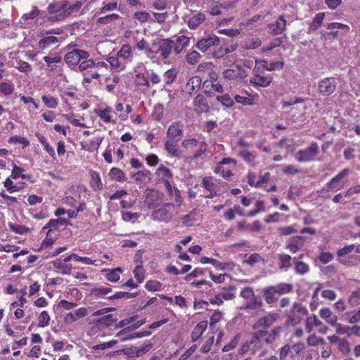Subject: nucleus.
I'll return each instance as SVG.
<instances>
[{
    "label": "nucleus",
    "mask_w": 360,
    "mask_h": 360,
    "mask_svg": "<svg viewBox=\"0 0 360 360\" xmlns=\"http://www.w3.org/2000/svg\"><path fill=\"white\" fill-rule=\"evenodd\" d=\"M283 108H289L286 112L292 122L295 123L304 120L307 106L304 99L296 98L289 101H285L283 103Z\"/></svg>",
    "instance_id": "obj_1"
},
{
    "label": "nucleus",
    "mask_w": 360,
    "mask_h": 360,
    "mask_svg": "<svg viewBox=\"0 0 360 360\" xmlns=\"http://www.w3.org/2000/svg\"><path fill=\"white\" fill-rule=\"evenodd\" d=\"M181 146L187 150H194L192 155L193 160L198 159L207 150V143L203 139L192 136L185 138L181 142Z\"/></svg>",
    "instance_id": "obj_2"
},
{
    "label": "nucleus",
    "mask_w": 360,
    "mask_h": 360,
    "mask_svg": "<svg viewBox=\"0 0 360 360\" xmlns=\"http://www.w3.org/2000/svg\"><path fill=\"white\" fill-rule=\"evenodd\" d=\"M240 296L245 300L244 309L259 310L263 305L262 299L255 295L252 288L246 287L241 290Z\"/></svg>",
    "instance_id": "obj_3"
},
{
    "label": "nucleus",
    "mask_w": 360,
    "mask_h": 360,
    "mask_svg": "<svg viewBox=\"0 0 360 360\" xmlns=\"http://www.w3.org/2000/svg\"><path fill=\"white\" fill-rule=\"evenodd\" d=\"M174 41L165 39L152 44V54H159L163 59L169 57L172 51H174Z\"/></svg>",
    "instance_id": "obj_4"
},
{
    "label": "nucleus",
    "mask_w": 360,
    "mask_h": 360,
    "mask_svg": "<svg viewBox=\"0 0 360 360\" xmlns=\"http://www.w3.org/2000/svg\"><path fill=\"white\" fill-rule=\"evenodd\" d=\"M224 79L231 81H240L247 77L248 72L239 64L233 65L222 72Z\"/></svg>",
    "instance_id": "obj_5"
},
{
    "label": "nucleus",
    "mask_w": 360,
    "mask_h": 360,
    "mask_svg": "<svg viewBox=\"0 0 360 360\" xmlns=\"http://www.w3.org/2000/svg\"><path fill=\"white\" fill-rule=\"evenodd\" d=\"M318 153L319 146L316 143L312 142L308 148L299 150L295 155V159L300 162H311L315 160Z\"/></svg>",
    "instance_id": "obj_6"
},
{
    "label": "nucleus",
    "mask_w": 360,
    "mask_h": 360,
    "mask_svg": "<svg viewBox=\"0 0 360 360\" xmlns=\"http://www.w3.org/2000/svg\"><path fill=\"white\" fill-rule=\"evenodd\" d=\"M259 96L258 94H250L245 89L240 91L238 94L234 96V101L243 105H254L258 103Z\"/></svg>",
    "instance_id": "obj_7"
},
{
    "label": "nucleus",
    "mask_w": 360,
    "mask_h": 360,
    "mask_svg": "<svg viewBox=\"0 0 360 360\" xmlns=\"http://www.w3.org/2000/svg\"><path fill=\"white\" fill-rule=\"evenodd\" d=\"M89 53L84 50L75 49L65 55V63L70 66L77 65L82 59H87Z\"/></svg>",
    "instance_id": "obj_8"
},
{
    "label": "nucleus",
    "mask_w": 360,
    "mask_h": 360,
    "mask_svg": "<svg viewBox=\"0 0 360 360\" xmlns=\"http://www.w3.org/2000/svg\"><path fill=\"white\" fill-rule=\"evenodd\" d=\"M316 328L318 332L321 334L327 333L328 328L315 314L308 316L305 320V330L308 333H311L313 330Z\"/></svg>",
    "instance_id": "obj_9"
},
{
    "label": "nucleus",
    "mask_w": 360,
    "mask_h": 360,
    "mask_svg": "<svg viewBox=\"0 0 360 360\" xmlns=\"http://www.w3.org/2000/svg\"><path fill=\"white\" fill-rule=\"evenodd\" d=\"M349 174V169L345 168L328 182L327 186L333 191H337L344 188L345 184L342 180Z\"/></svg>",
    "instance_id": "obj_10"
},
{
    "label": "nucleus",
    "mask_w": 360,
    "mask_h": 360,
    "mask_svg": "<svg viewBox=\"0 0 360 360\" xmlns=\"http://www.w3.org/2000/svg\"><path fill=\"white\" fill-rule=\"evenodd\" d=\"M64 6H65V4L63 0L54 1L49 4L47 8L48 12L51 14H55L54 16L51 17L49 19L52 21H61L65 20V18H62L60 16L64 14V11H65Z\"/></svg>",
    "instance_id": "obj_11"
},
{
    "label": "nucleus",
    "mask_w": 360,
    "mask_h": 360,
    "mask_svg": "<svg viewBox=\"0 0 360 360\" xmlns=\"http://www.w3.org/2000/svg\"><path fill=\"white\" fill-rule=\"evenodd\" d=\"M156 175L159 181H162L166 188L172 191L171 181L172 180V174L169 168L161 165L156 171Z\"/></svg>",
    "instance_id": "obj_12"
},
{
    "label": "nucleus",
    "mask_w": 360,
    "mask_h": 360,
    "mask_svg": "<svg viewBox=\"0 0 360 360\" xmlns=\"http://www.w3.org/2000/svg\"><path fill=\"white\" fill-rule=\"evenodd\" d=\"M337 82L333 77H327L320 81L319 84V92L326 96L332 94L336 88Z\"/></svg>",
    "instance_id": "obj_13"
},
{
    "label": "nucleus",
    "mask_w": 360,
    "mask_h": 360,
    "mask_svg": "<svg viewBox=\"0 0 360 360\" xmlns=\"http://www.w3.org/2000/svg\"><path fill=\"white\" fill-rule=\"evenodd\" d=\"M219 44V37L212 34L198 41L196 44V48L202 52H205L210 48L217 46Z\"/></svg>",
    "instance_id": "obj_14"
},
{
    "label": "nucleus",
    "mask_w": 360,
    "mask_h": 360,
    "mask_svg": "<svg viewBox=\"0 0 360 360\" xmlns=\"http://www.w3.org/2000/svg\"><path fill=\"white\" fill-rule=\"evenodd\" d=\"M272 79L269 76L262 75L259 73L258 70H253V75L250 79V83L255 87H266L271 82Z\"/></svg>",
    "instance_id": "obj_15"
},
{
    "label": "nucleus",
    "mask_w": 360,
    "mask_h": 360,
    "mask_svg": "<svg viewBox=\"0 0 360 360\" xmlns=\"http://www.w3.org/2000/svg\"><path fill=\"white\" fill-rule=\"evenodd\" d=\"M183 124L181 122H175L169 125L167 131V139L179 141L182 136Z\"/></svg>",
    "instance_id": "obj_16"
},
{
    "label": "nucleus",
    "mask_w": 360,
    "mask_h": 360,
    "mask_svg": "<svg viewBox=\"0 0 360 360\" xmlns=\"http://www.w3.org/2000/svg\"><path fill=\"white\" fill-rule=\"evenodd\" d=\"M63 1L65 4V6H64L65 11H64V14L60 15L62 18H67L71 15L77 13L83 5V3L78 0L72 1L68 0Z\"/></svg>",
    "instance_id": "obj_17"
},
{
    "label": "nucleus",
    "mask_w": 360,
    "mask_h": 360,
    "mask_svg": "<svg viewBox=\"0 0 360 360\" xmlns=\"http://www.w3.org/2000/svg\"><path fill=\"white\" fill-rule=\"evenodd\" d=\"M320 317L325 321L328 325L337 328V326L340 323L338 322V316L328 307H324L319 311Z\"/></svg>",
    "instance_id": "obj_18"
},
{
    "label": "nucleus",
    "mask_w": 360,
    "mask_h": 360,
    "mask_svg": "<svg viewBox=\"0 0 360 360\" xmlns=\"http://www.w3.org/2000/svg\"><path fill=\"white\" fill-rule=\"evenodd\" d=\"M87 314L88 309L85 307H80L68 313L64 317V321L68 324H71L77 320L86 316Z\"/></svg>",
    "instance_id": "obj_19"
},
{
    "label": "nucleus",
    "mask_w": 360,
    "mask_h": 360,
    "mask_svg": "<svg viewBox=\"0 0 360 360\" xmlns=\"http://www.w3.org/2000/svg\"><path fill=\"white\" fill-rule=\"evenodd\" d=\"M286 27V20L283 15L279 18L274 22L268 25L269 33L273 35H278L281 34Z\"/></svg>",
    "instance_id": "obj_20"
},
{
    "label": "nucleus",
    "mask_w": 360,
    "mask_h": 360,
    "mask_svg": "<svg viewBox=\"0 0 360 360\" xmlns=\"http://www.w3.org/2000/svg\"><path fill=\"white\" fill-rule=\"evenodd\" d=\"M152 347L153 345L151 343L146 342L140 347L129 348L127 354L131 357H140L148 352Z\"/></svg>",
    "instance_id": "obj_21"
},
{
    "label": "nucleus",
    "mask_w": 360,
    "mask_h": 360,
    "mask_svg": "<svg viewBox=\"0 0 360 360\" xmlns=\"http://www.w3.org/2000/svg\"><path fill=\"white\" fill-rule=\"evenodd\" d=\"M278 317V316L277 314H269L258 320L255 323L254 328L257 329L261 327L264 328H269L276 321Z\"/></svg>",
    "instance_id": "obj_22"
},
{
    "label": "nucleus",
    "mask_w": 360,
    "mask_h": 360,
    "mask_svg": "<svg viewBox=\"0 0 360 360\" xmlns=\"http://www.w3.org/2000/svg\"><path fill=\"white\" fill-rule=\"evenodd\" d=\"M304 238L302 236H295L290 238L287 243L286 249L292 253H296L303 247Z\"/></svg>",
    "instance_id": "obj_23"
},
{
    "label": "nucleus",
    "mask_w": 360,
    "mask_h": 360,
    "mask_svg": "<svg viewBox=\"0 0 360 360\" xmlns=\"http://www.w3.org/2000/svg\"><path fill=\"white\" fill-rule=\"evenodd\" d=\"M277 335V331L274 329L272 332L268 333L266 330H259L254 335V339L259 340L260 342L269 343L273 342Z\"/></svg>",
    "instance_id": "obj_24"
},
{
    "label": "nucleus",
    "mask_w": 360,
    "mask_h": 360,
    "mask_svg": "<svg viewBox=\"0 0 360 360\" xmlns=\"http://www.w3.org/2000/svg\"><path fill=\"white\" fill-rule=\"evenodd\" d=\"M335 332L338 335H347V336L352 335H360V326H355L350 328L340 323L337 326Z\"/></svg>",
    "instance_id": "obj_25"
},
{
    "label": "nucleus",
    "mask_w": 360,
    "mask_h": 360,
    "mask_svg": "<svg viewBox=\"0 0 360 360\" xmlns=\"http://www.w3.org/2000/svg\"><path fill=\"white\" fill-rule=\"evenodd\" d=\"M193 107L195 112L198 114L207 111L208 105L203 95L198 94L195 96L193 101Z\"/></svg>",
    "instance_id": "obj_26"
},
{
    "label": "nucleus",
    "mask_w": 360,
    "mask_h": 360,
    "mask_svg": "<svg viewBox=\"0 0 360 360\" xmlns=\"http://www.w3.org/2000/svg\"><path fill=\"white\" fill-rule=\"evenodd\" d=\"M201 82L202 79L199 76L191 77L186 83L185 91L191 95L200 88Z\"/></svg>",
    "instance_id": "obj_27"
},
{
    "label": "nucleus",
    "mask_w": 360,
    "mask_h": 360,
    "mask_svg": "<svg viewBox=\"0 0 360 360\" xmlns=\"http://www.w3.org/2000/svg\"><path fill=\"white\" fill-rule=\"evenodd\" d=\"M112 112V110L109 107L95 110L96 115L105 123H115V121L113 120Z\"/></svg>",
    "instance_id": "obj_28"
},
{
    "label": "nucleus",
    "mask_w": 360,
    "mask_h": 360,
    "mask_svg": "<svg viewBox=\"0 0 360 360\" xmlns=\"http://www.w3.org/2000/svg\"><path fill=\"white\" fill-rule=\"evenodd\" d=\"M107 61L110 63L111 68L119 72L124 70L127 64L117 55L109 56Z\"/></svg>",
    "instance_id": "obj_29"
},
{
    "label": "nucleus",
    "mask_w": 360,
    "mask_h": 360,
    "mask_svg": "<svg viewBox=\"0 0 360 360\" xmlns=\"http://www.w3.org/2000/svg\"><path fill=\"white\" fill-rule=\"evenodd\" d=\"M189 41L190 38L186 36L181 35L178 37L176 40L174 41V52L176 54H179L184 49L188 46Z\"/></svg>",
    "instance_id": "obj_30"
},
{
    "label": "nucleus",
    "mask_w": 360,
    "mask_h": 360,
    "mask_svg": "<svg viewBox=\"0 0 360 360\" xmlns=\"http://www.w3.org/2000/svg\"><path fill=\"white\" fill-rule=\"evenodd\" d=\"M174 208L172 204H166L164 207H161L157 212V217H159L160 220L167 221L172 217V214L169 212L171 209Z\"/></svg>",
    "instance_id": "obj_31"
},
{
    "label": "nucleus",
    "mask_w": 360,
    "mask_h": 360,
    "mask_svg": "<svg viewBox=\"0 0 360 360\" xmlns=\"http://www.w3.org/2000/svg\"><path fill=\"white\" fill-rule=\"evenodd\" d=\"M127 63L132 60L133 56L131 47L129 44H124L116 54Z\"/></svg>",
    "instance_id": "obj_32"
},
{
    "label": "nucleus",
    "mask_w": 360,
    "mask_h": 360,
    "mask_svg": "<svg viewBox=\"0 0 360 360\" xmlns=\"http://www.w3.org/2000/svg\"><path fill=\"white\" fill-rule=\"evenodd\" d=\"M292 266V257L287 254L278 255V267L282 271H288Z\"/></svg>",
    "instance_id": "obj_33"
},
{
    "label": "nucleus",
    "mask_w": 360,
    "mask_h": 360,
    "mask_svg": "<svg viewBox=\"0 0 360 360\" xmlns=\"http://www.w3.org/2000/svg\"><path fill=\"white\" fill-rule=\"evenodd\" d=\"M58 42V39L52 35L47 34L43 37L38 42V46L41 49H45L49 47L51 45L56 44Z\"/></svg>",
    "instance_id": "obj_34"
},
{
    "label": "nucleus",
    "mask_w": 360,
    "mask_h": 360,
    "mask_svg": "<svg viewBox=\"0 0 360 360\" xmlns=\"http://www.w3.org/2000/svg\"><path fill=\"white\" fill-rule=\"evenodd\" d=\"M177 142L176 141L166 139L165 147V150L169 154L174 157H179L180 155V151L177 147Z\"/></svg>",
    "instance_id": "obj_35"
},
{
    "label": "nucleus",
    "mask_w": 360,
    "mask_h": 360,
    "mask_svg": "<svg viewBox=\"0 0 360 360\" xmlns=\"http://www.w3.org/2000/svg\"><path fill=\"white\" fill-rule=\"evenodd\" d=\"M207 326V321H200L198 323L194 328L192 333L191 338L193 341H196L198 340L200 336L202 335L203 332L205 330Z\"/></svg>",
    "instance_id": "obj_36"
},
{
    "label": "nucleus",
    "mask_w": 360,
    "mask_h": 360,
    "mask_svg": "<svg viewBox=\"0 0 360 360\" xmlns=\"http://www.w3.org/2000/svg\"><path fill=\"white\" fill-rule=\"evenodd\" d=\"M205 20V16L203 13H197L189 19L188 22V27L192 30H195Z\"/></svg>",
    "instance_id": "obj_37"
},
{
    "label": "nucleus",
    "mask_w": 360,
    "mask_h": 360,
    "mask_svg": "<svg viewBox=\"0 0 360 360\" xmlns=\"http://www.w3.org/2000/svg\"><path fill=\"white\" fill-rule=\"evenodd\" d=\"M108 176L111 180H115L118 182H123L127 179L123 171L117 167H112L110 170Z\"/></svg>",
    "instance_id": "obj_38"
},
{
    "label": "nucleus",
    "mask_w": 360,
    "mask_h": 360,
    "mask_svg": "<svg viewBox=\"0 0 360 360\" xmlns=\"http://www.w3.org/2000/svg\"><path fill=\"white\" fill-rule=\"evenodd\" d=\"M112 292V288L108 286H98L91 289V295L96 298L104 297Z\"/></svg>",
    "instance_id": "obj_39"
},
{
    "label": "nucleus",
    "mask_w": 360,
    "mask_h": 360,
    "mask_svg": "<svg viewBox=\"0 0 360 360\" xmlns=\"http://www.w3.org/2000/svg\"><path fill=\"white\" fill-rule=\"evenodd\" d=\"M276 292V291L272 286L264 290V297L268 304H272L278 299L279 295Z\"/></svg>",
    "instance_id": "obj_40"
},
{
    "label": "nucleus",
    "mask_w": 360,
    "mask_h": 360,
    "mask_svg": "<svg viewBox=\"0 0 360 360\" xmlns=\"http://www.w3.org/2000/svg\"><path fill=\"white\" fill-rule=\"evenodd\" d=\"M295 264V271L296 274L303 275L309 271V266L307 264L298 260L297 258L293 259Z\"/></svg>",
    "instance_id": "obj_41"
},
{
    "label": "nucleus",
    "mask_w": 360,
    "mask_h": 360,
    "mask_svg": "<svg viewBox=\"0 0 360 360\" xmlns=\"http://www.w3.org/2000/svg\"><path fill=\"white\" fill-rule=\"evenodd\" d=\"M136 47L139 51H144L148 56H150V55L152 54V44H149V43L144 39L137 41Z\"/></svg>",
    "instance_id": "obj_42"
},
{
    "label": "nucleus",
    "mask_w": 360,
    "mask_h": 360,
    "mask_svg": "<svg viewBox=\"0 0 360 360\" xmlns=\"http://www.w3.org/2000/svg\"><path fill=\"white\" fill-rule=\"evenodd\" d=\"M91 186L94 190H101L103 188L101 179L96 172H91Z\"/></svg>",
    "instance_id": "obj_43"
},
{
    "label": "nucleus",
    "mask_w": 360,
    "mask_h": 360,
    "mask_svg": "<svg viewBox=\"0 0 360 360\" xmlns=\"http://www.w3.org/2000/svg\"><path fill=\"white\" fill-rule=\"evenodd\" d=\"M41 99L48 108L55 109L58 105V98L51 95H43Z\"/></svg>",
    "instance_id": "obj_44"
},
{
    "label": "nucleus",
    "mask_w": 360,
    "mask_h": 360,
    "mask_svg": "<svg viewBox=\"0 0 360 360\" xmlns=\"http://www.w3.org/2000/svg\"><path fill=\"white\" fill-rule=\"evenodd\" d=\"M201 58L200 54L196 51H189L185 56L186 61L192 65L197 64Z\"/></svg>",
    "instance_id": "obj_45"
},
{
    "label": "nucleus",
    "mask_w": 360,
    "mask_h": 360,
    "mask_svg": "<svg viewBox=\"0 0 360 360\" xmlns=\"http://www.w3.org/2000/svg\"><path fill=\"white\" fill-rule=\"evenodd\" d=\"M53 266L60 270L63 274H70L72 269V265L69 264H66L65 262L63 261L60 259H58L55 260L53 262Z\"/></svg>",
    "instance_id": "obj_46"
},
{
    "label": "nucleus",
    "mask_w": 360,
    "mask_h": 360,
    "mask_svg": "<svg viewBox=\"0 0 360 360\" xmlns=\"http://www.w3.org/2000/svg\"><path fill=\"white\" fill-rule=\"evenodd\" d=\"M14 91V85L11 82H0V92L7 96L12 94Z\"/></svg>",
    "instance_id": "obj_47"
},
{
    "label": "nucleus",
    "mask_w": 360,
    "mask_h": 360,
    "mask_svg": "<svg viewBox=\"0 0 360 360\" xmlns=\"http://www.w3.org/2000/svg\"><path fill=\"white\" fill-rule=\"evenodd\" d=\"M13 66L20 72L25 73H28L32 70V65L30 63L22 60H17Z\"/></svg>",
    "instance_id": "obj_48"
},
{
    "label": "nucleus",
    "mask_w": 360,
    "mask_h": 360,
    "mask_svg": "<svg viewBox=\"0 0 360 360\" xmlns=\"http://www.w3.org/2000/svg\"><path fill=\"white\" fill-rule=\"evenodd\" d=\"M145 288L150 292L160 291L162 288V283L156 280H149L146 281Z\"/></svg>",
    "instance_id": "obj_49"
},
{
    "label": "nucleus",
    "mask_w": 360,
    "mask_h": 360,
    "mask_svg": "<svg viewBox=\"0 0 360 360\" xmlns=\"http://www.w3.org/2000/svg\"><path fill=\"white\" fill-rule=\"evenodd\" d=\"M272 287L275 289L276 291V292L278 293L279 296L285 293H288L292 290V285L288 283H280Z\"/></svg>",
    "instance_id": "obj_50"
},
{
    "label": "nucleus",
    "mask_w": 360,
    "mask_h": 360,
    "mask_svg": "<svg viewBox=\"0 0 360 360\" xmlns=\"http://www.w3.org/2000/svg\"><path fill=\"white\" fill-rule=\"evenodd\" d=\"M324 17H325L324 13H319L316 14L310 25L309 30L311 31H315L316 30H317L318 27L321 25V23L324 19Z\"/></svg>",
    "instance_id": "obj_51"
},
{
    "label": "nucleus",
    "mask_w": 360,
    "mask_h": 360,
    "mask_svg": "<svg viewBox=\"0 0 360 360\" xmlns=\"http://www.w3.org/2000/svg\"><path fill=\"white\" fill-rule=\"evenodd\" d=\"M8 141L9 143L21 144L23 148L27 147L30 145V141L27 138L20 136H11Z\"/></svg>",
    "instance_id": "obj_52"
},
{
    "label": "nucleus",
    "mask_w": 360,
    "mask_h": 360,
    "mask_svg": "<svg viewBox=\"0 0 360 360\" xmlns=\"http://www.w3.org/2000/svg\"><path fill=\"white\" fill-rule=\"evenodd\" d=\"M344 316L350 323H356L360 321V309L347 312Z\"/></svg>",
    "instance_id": "obj_53"
},
{
    "label": "nucleus",
    "mask_w": 360,
    "mask_h": 360,
    "mask_svg": "<svg viewBox=\"0 0 360 360\" xmlns=\"http://www.w3.org/2000/svg\"><path fill=\"white\" fill-rule=\"evenodd\" d=\"M302 319L303 317H302L301 315L300 316L297 314H294V311L291 310L290 314L288 315L286 320V323L288 326H295L299 324Z\"/></svg>",
    "instance_id": "obj_54"
},
{
    "label": "nucleus",
    "mask_w": 360,
    "mask_h": 360,
    "mask_svg": "<svg viewBox=\"0 0 360 360\" xmlns=\"http://www.w3.org/2000/svg\"><path fill=\"white\" fill-rule=\"evenodd\" d=\"M50 322V316L47 311H43L41 312L38 317V326L44 328L47 326Z\"/></svg>",
    "instance_id": "obj_55"
},
{
    "label": "nucleus",
    "mask_w": 360,
    "mask_h": 360,
    "mask_svg": "<svg viewBox=\"0 0 360 360\" xmlns=\"http://www.w3.org/2000/svg\"><path fill=\"white\" fill-rule=\"evenodd\" d=\"M121 272L122 269L120 267L115 268L106 274V278L110 282L115 283L120 279V273Z\"/></svg>",
    "instance_id": "obj_56"
},
{
    "label": "nucleus",
    "mask_w": 360,
    "mask_h": 360,
    "mask_svg": "<svg viewBox=\"0 0 360 360\" xmlns=\"http://www.w3.org/2000/svg\"><path fill=\"white\" fill-rule=\"evenodd\" d=\"M213 66L214 65L210 62H203L198 66L197 71L202 75L206 76Z\"/></svg>",
    "instance_id": "obj_57"
},
{
    "label": "nucleus",
    "mask_w": 360,
    "mask_h": 360,
    "mask_svg": "<svg viewBox=\"0 0 360 360\" xmlns=\"http://www.w3.org/2000/svg\"><path fill=\"white\" fill-rule=\"evenodd\" d=\"M164 115V107L162 104H156L154 106L153 111L152 112V117L155 120H160L163 117Z\"/></svg>",
    "instance_id": "obj_58"
},
{
    "label": "nucleus",
    "mask_w": 360,
    "mask_h": 360,
    "mask_svg": "<svg viewBox=\"0 0 360 360\" xmlns=\"http://www.w3.org/2000/svg\"><path fill=\"white\" fill-rule=\"evenodd\" d=\"M120 18V15L118 14L112 13L106 15L103 17H100L98 18L97 21L98 23L101 24H108L111 22H114Z\"/></svg>",
    "instance_id": "obj_59"
},
{
    "label": "nucleus",
    "mask_w": 360,
    "mask_h": 360,
    "mask_svg": "<svg viewBox=\"0 0 360 360\" xmlns=\"http://www.w3.org/2000/svg\"><path fill=\"white\" fill-rule=\"evenodd\" d=\"M338 348L339 351L344 355H347L350 352L349 343L345 339L342 338L340 342L338 344Z\"/></svg>",
    "instance_id": "obj_60"
},
{
    "label": "nucleus",
    "mask_w": 360,
    "mask_h": 360,
    "mask_svg": "<svg viewBox=\"0 0 360 360\" xmlns=\"http://www.w3.org/2000/svg\"><path fill=\"white\" fill-rule=\"evenodd\" d=\"M133 17L140 23H144L148 20L150 14L146 11H136L134 13Z\"/></svg>",
    "instance_id": "obj_61"
},
{
    "label": "nucleus",
    "mask_w": 360,
    "mask_h": 360,
    "mask_svg": "<svg viewBox=\"0 0 360 360\" xmlns=\"http://www.w3.org/2000/svg\"><path fill=\"white\" fill-rule=\"evenodd\" d=\"M241 335L237 334L231 341L229 344L226 345L224 348V352H229L230 350L236 348V347L238 345L239 340L240 339Z\"/></svg>",
    "instance_id": "obj_62"
},
{
    "label": "nucleus",
    "mask_w": 360,
    "mask_h": 360,
    "mask_svg": "<svg viewBox=\"0 0 360 360\" xmlns=\"http://www.w3.org/2000/svg\"><path fill=\"white\" fill-rule=\"evenodd\" d=\"M216 174L221 175L224 178H228L233 175L231 171L229 169H226L223 165H218L214 169Z\"/></svg>",
    "instance_id": "obj_63"
},
{
    "label": "nucleus",
    "mask_w": 360,
    "mask_h": 360,
    "mask_svg": "<svg viewBox=\"0 0 360 360\" xmlns=\"http://www.w3.org/2000/svg\"><path fill=\"white\" fill-rule=\"evenodd\" d=\"M349 302L352 305H357L360 304V288L352 292L349 298Z\"/></svg>",
    "instance_id": "obj_64"
}]
</instances>
